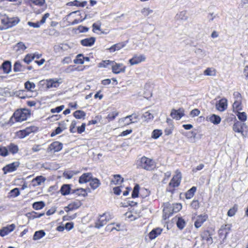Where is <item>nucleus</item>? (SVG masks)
Masks as SVG:
<instances>
[{
	"label": "nucleus",
	"instance_id": "f257e3e1",
	"mask_svg": "<svg viewBox=\"0 0 248 248\" xmlns=\"http://www.w3.org/2000/svg\"><path fill=\"white\" fill-rule=\"evenodd\" d=\"M30 113L27 109H17L11 117L9 122L14 124L15 122H21L26 120Z\"/></svg>",
	"mask_w": 248,
	"mask_h": 248
},
{
	"label": "nucleus",
	"instance_id": "f03ea898",
	"mask_svg": "<svg viewBox=\"0 0 248 248\" xmlns=\"http://www.w3.org/2000/svg\"><path fill=\"white\" fill-rule=\"evenodd\" d=\"M137 166L147 170H152L155 168V163L153 159L144 156L137 161Z\"/></svg>",
	"mask_w": 248,
	"mask_h": 248
},
{
	"label": "nucleus",
	"instance_id": "7ed1b4c3",
	"mask_svg": "<svg viewBox=\"0 0 248 248\" xmlns=\"http://www.w3.org/2000/svg\"><path fill=\"white\" fill-rule=\"evenodd\" d=\"M112 218V216L108 212H105L102 215H99L98 220L95 222L94 227L100 229Z\"/></svg>",
	"mask_w": 248,
	"mask_h": 248
},
{
	"label": "nucleus",
	"instance_id": "20e7f679",
	"mask_svg": "<svg viewBox=\"0 0 248 248\" xmlns=\"http://www.w3.org/2000/svg\"><path fill=\"white\" fill-rule=\"evenodd\" d=\"M182 206L180 203H176L171 205L170 203H167L163 209V212L169 217L172 215L173 213L179 212L182 209Z\"/></svg>",
	"mask_w": 248,
	"mask_h": 248
},
{
	"label": "nucleus",
	"instance_id": "39448f33",
	"mask_svg": "<svg viewBox=\"0 0 248 248\" xmlns=\"http://www.w3.org/2000/svg\"><path fill=\"white\" fill-rule=\"evenodd\" d=\"M231 120L234 119L235 122L232 126L233 130L237 133H241L243 135V127L246 126V124L242 123L241 122L237 121L236 119L235 115L233 114L231 115Z\"/></svg>",
	"mask_w": 248,
	"mask_h": 248
},
{
	"label": "nucleus",
	"instance_id": "423d86ee",
	"mask_svg": "<svg viewBox=\"0 0 248 248\" xmlns=\"http://www.w3.org/2000/svg\"><path fill=\"white\" fill-rule=\"evenodd\" d=\"M230 230V226L228 224L221 226L218 230V235L220 238L224 240L226 238Z\"/></svg>",
	"mask_w": 248,
	"mask_h": 248
},
{
	"label": "nucleus",
	"instance_id": "0eeeda50",
	"mask_svg": "<svg viewBox=\"0 0 248 248\" xmlns=\"http://www.w3.org/2000/svg\"><path fill=\"white\" fill-rule=\"evenodd\" d=\"M19 165L20 163L18 161L13 162L5 166L3 168V170L5 173L14 171L16 170L17 168L19 166Z\"/></svg>",
	"mask_w": 248,
	"mask_h": 248
},
{
	"label": "nucleus",
	"instance_id": "6e6552de",
	"mask_svg": "<svg viewBox=\"0 0 248 248\" xmlns=\"http://www.w3.org/2000/svg\"><path fill=\"white\" fill-rule=\"evenodd\" d=\"M63 145L59 141H54L51 143L47 148L48 152H57L60 151L62 148Z\"/></svg>",
	"mask_w": 248,
	"mask_h": 248
},
{
	"label": "nucleus",
	"instance_id": "1a4fd4ad",
	"mask_svg": "<svg viewBox=\"0 0 248 248\" xmlns=\"http://www.w3.org/2000/svg\"><path fill=\"white\" fill-rule=\"evenodd\" d=\"M111 67L112 72L115 74L124 72L125 70V66L122 63H117L115 62L114 64H111Z\"/></svg>",
	"mask_w": 248,
	"mask_h": 248
},
{
	"label": "nucleus",
	"instance_id": "9d476101",
	"mask_svg": "<svg viewBox=\"0 0 248 248\" xmlns=\"http://www.w3.org/2000/svg\"><path fill=\"white\" fill-rule=\"evenodd\" d=\"M182 178L181 173L179 172L173 177L169 183L170 186L176 187L179 186Z\"/></svg>",
	"mask_w": 248,
	"mask_h": 248
},
{
	"label": "nucleus",
	"instance_id": "9b49d317",
	"mask_svg": "<svg viewBox=\"0 0 248 248\" xmlns=\"http://www.w3.org/2000/svg\"><path fill=\"white\" fill-rule=\"evenodd\" d=\"M145 56L142 54L140 55H135L132 58L129 60L131 65H135L145 61Z\"/></svg>",
	"mask_w": 248,
	"mask_h": 248
},
{
	"label": "nucleus",
	"instance_id": "f8f14e48",
	"mask_svg": "<svg viewBox=\"0 0 248 248\" xmlns=\"http://www.w3.org/2000/svg\"><path fill=\"white\" fill-rule=\"evenodd\" d=\"M16 228V225L14 224H12L3 227L0 230V235L4 236L14 230Z\"/></svg>",
	"mask_w": 248,
	"mask_h": 248
},
{
	"label": "nucleus",
	"instance_id": "ddd939ff",
	"mask_svg": "<svg viewBox=\"0 0 248 248\" xmlns=\"http://www.w3.org/2000/svg\"><path fill=\"white\" fill-rule=\"evenodd\" d=\"M184 115V110L183 108H179L178 110L172 109L170 116L177 120H180Z\"/></svg>",
	"mask_w": 248,
	"mask_h": 248
},
{
	"label": "nucleus",
	"instance_id": "4468645a",
	"mask_svg": "<svg viewBox=\"0 0 248 248\" xmlns=\"http://www.w3.org/2000/svg\"><path fill=\"white\" fill-rule=\"evenodd\" d=\"M216 108L219 111H224L227 107V100L225 98H222L216 104Z\"/></svg>",
	"mask_w": 248,
	"mask_h": 248
},
{
	"label": "nucleus",
	"instance_id": "2eb2a0df",
	"mask_svg": "<svg viewBox=\"0 0 248 248\" xmlns=\"http://www.w3.org/2000/svg\"><path fill=\"white\" fill-rule=\"evenodd\" d=\"M208 216L206 215H201L198 216L194 223V226L196 228H200L202 224L206 220Z\"/></svg>",
	"mask_w": 248,
	"mask_h": 248
},
{
	"label": "nucleus",
	"instance_id": "dca6fc26",
	"mask_svg": "<svg viewBox=\"0 0 248 248\" xmlns=\"http://www.w3.org/2000/svg\"><path fill=\"white\" fill-rule=\"evenodd\" d=\"M202 240L205 241L208 245H211L213 242L212 235L209 231H204L201 235Z\"/></svg>",
	"mask_w": 248,
	"mask_h": 248
},
{
	"label": "nucleus",
	"instance_id": "f3484780",
	"mask_svg": "<svg viewBox=\"0 0 248 248\" xmlns=\"http://www.w3.org/2000/svg\"><path fill=\"white\" fill-rule=\"evenodd\" d=\"M92 178L93 175L92 173H85L79 177L78 182L80 184L86 183L88 182H90Z\"/></svg>",
	"mask_w": 248,
	"mask_h": 248
},
{
	"label": "nucleus",
	"instance_id": "a211bd4d",
	"mask_svg": "<svg viewBox=\"0 0 248 248\" xmlns=\"http://www.w3.org/2000/svg\"><path fill=\"white\" fill-rule=\"evenodd\" d=\"M95 40L96 39L94 37L87 38L80 40V44L83 46H91L94 44Z\"/></svg>",
	"mask_w": 248,
	"mask_h": 248
},
{
	"label": "nucleus",
	"instance_id": "6ab92c4d",
	"mask_svg": "<svg viewBox=\"0 0 248 248\" xmlns=\"http://www.w3.org/2000/svg\"><path fill=\"white\" fill-rule=\"evenodd\" d=\"M59 80L54 78H50L47 79L46 81V88L48 89L52 88H57L60 83L59 81Z\"/></svg>",
	"mask_w": 248,
	"mask_h": 248
},
{
	"label": "nucleus",
	"instance_id": "aec40b11",
	"mask_svg": "<svg viewBox=\"0 0 248 248\" xmlns=\"http://www.w3.org/2000/svg\"><path fill=\"white\" fill-rule=\"evenodd\" d=\"M26 69V66L20 61H16L14 65L13 70L15 72H24Z\"/></svg>",
	"mask_w": 248,
	"mask_h": 248
},
{
	"label": "nucleus",
	"instance_id": "412c9836",
	"mask_svg": "<svg viewBox=\"0 0 248 248\" xmlns=\"http://www.w3.org/2000/svg\"><path fill=\"white\" fill-rule=\"evenodd\" d=\"M206 120L214 124H218L221 122V118L216 114H212L206 117Z\"/></svg>",
	"mask_w": 248,
	"mask_h": 248
},
{
	"label": "nucleus",
	"instance_id": "4be33fe9",
	"mask_svg": "<svg viewBox=\"0 0 248 248\" xmlns=\"http://www.w3.org/2000/svg\"><path fill=\"white\" fill-rule=\"evenodd\" d=\"M0 68L3 69L4 73L8 74L11 71V62L9 61H5L2 63Z\"/></svg>",
	"mask_w": 248,
	"mask_h": 248
},
{
	"label": "nucleus",
	"instance_id": "5701e85b",
	"mask_svg": "<svg viewBox=\"0 0 248 248\" xmlns=\"http://www.w3.org/2000/svg\"><path fill=\"white\" fill-rule=\"evenodd\" d=\"M162 230L157 228L152 230L149 233V237L150 239L153 240L155 239L158 235L161 234Z\"/></svg>",
	"mask_w": 248,
	"mask_h": 248
},
{
	"label": "nucleus",
	"instance_id": "b1692460",
	"mask_svg": "<svg viewBox=\"0 0 248 248\" xmlns=\"http://www.w3.org/2000/svg\"><path fill=\"white\" fill-rule=\"evenodd\" d=\"M125 42H121L119 43L116 44H115L113 45L112 46H111L109 50L110 52H114L116 50H119L122 48L123 47H124L126 45Z\"/></svg>",
	"mask_w": 248,
	"mask_h": 248
},
{
	"label": "nucleus",
	"instance_id": "393cba45",
	"mask_svg": "<svg viewBox=\"0 0 248 248\" xmlns=\"http://www.w3.org/2000/svg\"><path fill=\"white\" fill-rule=\"evenodd\" d=\"M71 193L75 194L78 196H82L83 197H86L87 196L86 189L82 188H78L76 189H72L71 190Z\"/></svg>",
	"mask_w": 248,
	"mask_h": 248
},
{
	"label": "nucleus",
	"instance_id": "a878e982",
	"mask_svg": "<svg viewBox=\"0 0 248 248\" xmlns=\"http://www.w3.org/2000/svg\"><path fill=\"white\" fill-rule=\"evenodd\" d=\"M6 147L8 151L13 155L17 153L19 151L18 146L13 143H10Z\"/></svg>",
	"mask_w": 248,
	"mask_h": 248
},
{
	"label": "nucleus",
	"instance_id": "bb28decb",
	"mask_svg": "<svg viewBox=\"0 0 248 248\" xmlns=\"http://www.w3.org/2000/svg\"><path fill=\"white\" fill-rule=\"evenodd\" d=\"M26 48L27 47L25 44L22 42L17 43L14 46V49L16 52H19L20 53L23 52Z\"/></svg>",
	"mask_w": 248,
	"mask_h": 248
},
{
	"label": "nucleus",
	"instance_id": "cd10ccee",
	"mask_svg": "<svg viewBox=\"0 0 248 248\" xmlns=\"http://www.w3.org/2000/svg\"><path fill=\"white\" fill-rule=\"evenodd\" d=\"M124 181V179L119 174L114 175L113 178L111 180V184L118 185L122 183Z\"/></svg>",
	"mask_w": 248,
	"mask_h": 248
},
{
	"label": "nucleus",
	"instance_id": "c85d7f7f",
	"mask_svg": "<svg viewBox=\"0 0 248 248\" xmlns=\"http://www.w3.org/2000/svg\"><path fill=\"white\" fill-rule=\"evenodd\" d=\"M71 191L70 185L64 184L61 188L60 191L62 195H67L70 193Z\"/></svg>",
	"mask_w": 248,
	"mask_h": 248
},
{
	"label": "nucleus",
	"instance_id": "c756f323",
	"mask_svg": "<svg viewBox=\"0 0 248 248\" xmlns=\"http://www.w3.org/2000/svg\"><path fill=\"white\" fill-rule=\"evenodd\" d=\"M81 205L82 203L80 201L76 200L68 204V208H69L70 210H74L78 208Z\"/></svg>",
	"mask_w": 248,
	"mask_h": 248
},
{
	"label": "nucleus",
	"instance_id": "7c9ffc66",
	"mask_svg": "<svg viewBox=\"0 0 248 248\" xmlns=\"http://www.w3.org/2000/svg\"><path fill=\"white\" fill-rule=\"evenodd\" d=\"M46 179L42 176L36 177L32 180L33 185L34 186H39L42 182H44Z\"/></svg>",
	"mask_w": 248,
	"mask_h": 248
},
{
	"label": "nucleus",
	"instance_id": "2f4dec72",
	"mask_svg": "<svg viewBox=\"0 0 248 248\" xmlns=\"http://www.w3.org/2000/svg\"><path fill=\"white\" fill-rule=\"evenodd\" d=\"M186 222L182 217H178L176 221V226L180 230H183L186 226Z\"/></svg>",
	"mask_w": 248,
	"mask_h": 248
},
{
	"label": "nucleus",
	"instance_id": "473e14b6",
	"mask_svg": "<svg viewBox=\"0 0 248 248\" xmlns=\"http://www.w3.org/2000/svg\"><path fill=\"white\" fill-rule=\"evenodd\" d=\"M78 173V171H75L73 170H66L64 171L63 173V176L68 179H71L74 175H76Z\"/></svg>",
	"mask_w": 248,
	"mask_h": 248
},
{
	"label": "nucleus",
	"instance_id": "72a5a7b5",
	"mask_svg": "<svg viewBox=\"0 0 248 248\" xmlns=\"http://www.w3.org/2000/svg\"><path fill=\"white\" fill-rule=\"evenodd\" d=\"M242 100H235L233 105V112H237L242 109L241 107Z\"/></svg>",
	"mask_w": 248,
	"mask_h": 248
},
{
	"label": "nucleus",
	"instance_id": "f704fd0d",
	"mask_svg": "<svg viewBox=\"0 0 248 248\" xmlns=\"http://www.w3.org/2000/svg\"><path fill=\"white\" fill-rule=\"evenodd\" d=\"M197 187L196 186L192 187L186 193V198L187 199H190L192 198L194 196Z\"/></svg>",
	"mask_w": 248,
	"mask_h": 248
},
{
	"label": "nucleus",
	"instance_id": "c9c22d12",
	"mask_svg": "<svg viewBox=\"0 0 248 248\" xmlns=\"http://www.w3.org/2000/svg\"><path fill=\"white\" fill-rule=\"evenodd\" d=\"M73 116L78 119H80L82 118L84 119L86 116V113L82 110H78L74 112Z\"/></svg>",
	"mask_w": 248,
	"mask_h": 248
},
{
	"label": "nucleus",
	"instance_id": "e433bc0d",
	"mask_svg": "<svg viewBox=\"0 0 248 248\" xmlns=\"http://www.w3.org/2000/svg\"><path fill=\"white\" fill-rule=\"evenodd\" d=\"M90 185L93 189H95L100 185V183L98 179L92 178L90 182Z\"/></svg>",
	"mask_w": 248,
	"mask_h": 248
},
{
	"label": "nucleus",
	"instance_id": "4c0bfd02",
	"mask_svg": "<svg viewBox=\"0 0 248 248\" xmlns=\"http://www.w3.org/2000/svg\"><path fill=\"white\" fill-rule=\"evenodd\" d=\"M177 19H181L182 20H186L188 19V16L186 14V11H183L176 15Z\"/></svg>",
	"mask_w": 248,
	"mask_h": 248
},
{
	"label": "nucleus",
	"instance_id": "58836bf2",
	"mask_svg": "<svg viewBox=\"0 0 248 248\" xmlns=\"http://www.w3.org/2000/svg\"><path fill=\"white\" fill-rule=\"evenodd\" d=\"M46 233L44 230H40L35 232L33 235V239L35 240H39L44 237Z\"/></svg>",
	"mask_w": 248,
	"mask_h": 248
},
{
	"label": "nucleus",
	"instance_id": "ea45409f",
	"mask_svg": "<svg viewBox=\"0 0 248 248\" xmlns=\"http://www.w3.org/2000/svg\"><path fill=\"white\" fill-rule=\"evenodd\" d=\"M45 206V203L43 201L36 202L32 204V207L35 210H40L42 209Z\"/></svg>",
	"mask_w": 248,
	"mask_h": 248
},
{
	"label": "nucleus",
	"instance_id": "a19ab883",
	"mask_svg": "<svg viewBox=\"0 0 248 248\" xmlns=\"http://www.w3.org/2000/svg\"><path fill=\"white\" fill-rule=\"evenodd\" d=\"M30 134L29 129H25V130H20L17 133L18 137L20 139H23Z\"/></svg>",
	"mask_w": 248,
	"mask_h": 248
},
{
	"label": "nucleus",
	"instance_id": "79ce46f5",
	"mask_svg": "<svg viewBox=\"0 0 248 248\" xmlns=\"http://www.w3.org/2000/svg\"><path fill=\"white\" fill-rule=\"evenodd\" d=\"M114 64V61H111L109 60L103 61L102 62L99 63V67L107 68L108 65H111V64Z\"/></svg>",
	"mask_w": 248,
	"mask_h": 248
},
{
	"label": "nucleus",
	"instance_id": "37998d69",
	"mask_svg": "<svg viewBox=\"0 0 248 248\" xmlns=\"http://www.w3.org/2000/svg\"><path fill=\"white\" fill-rule=\"evenodd\" d=\"M25 88L28 90L30 91H32L35 88V85L34 83L31 82L29 81L26 82L24 84Z\"/></svg>",
	"mask_w": 248,
	"mask_h": 248
},
{
	"label": "nucleus",
	"instance_id": "c03bdc74",
	"mask_svg": "<svg viewBox=\"0 0 248 248\" xmlns=\"http://www.w3.org/2000/svg\"><path fill=\"white\" fill-rule=\"evenodd\" d=\"M74 62L76 64H83V55L82 54H78L76 58L74 60Z\"/></svg>",
	"mask_w": 248,
	"mask_h": 248
},
{
	"label": "nucleus",
	"instance_id": "a18cd8bd",
	"mask_svg": "<svg viewBox=\"0 0 248 248\" xmlns=\"http://www.w3.org/2000/svg\"><path fill=\"white\" fill-rule=\"evenodd\" d=\"M133 115H128V116L124 118L120 119L119 120V122H124L127 119H129V121L130 122L125 123V124L128 125L130 124L134 123H135L136 122V121H133Z\"/></svg>",
	"mask_w": 248,
	"mask_h": 248
},
{
	"label": "nucleus",
	"instance_id": "49530a36",
	"mask_svg": "<svg viewBox=\"0 0 248 248\" xmlns=\"http://www.w3.org/2000/svg\"><path fill=\"white\" fill-rule=\"evenodd\" d=\"M35 58V56H32L31 54H28L26 55L23 59V62L27 64H29Z\"/></svg>",
	"mask_w": 248,
	"mask_h": 248
},
{
	"label": "nucleus",
	"instance_id": "de8ad7c7",
	"mask_svg": "<svg viewBox=\"0 0 248 248\" xmlns=\"http://www.w3.org/2000/svg\"><path fill=\"white\" fill-rule=\"evenodd\" d=\"M162 134V133L161 130L155 129L152 132V138L154 139H157Z\"/></svg>",
	"mask_w": 248,
	"mask_h": 248
},
{
	"label": "nucleus",
	"instance_id": "09e8293b",
	"mask_svg": "<svg viewBox=\"0 0 248 248\" xmlns=\"http://www.w3.org/2000/svg\"><path fill=\"white\" fill-rule=\"evenodd\" d=\"M236 112V115L239 120L243 122L246 121L247 116L245 112H240L239 111H237Z\"/></svg>",
	"mask_w": 248,
	"mask_h": 248
},
{
	"label": "nucleus",
	"instance_id": "8fccbe9b",
	"mask_svg": "<svg viewBox=\"0 0 248 248\" xmlns=\"http://www.w3.org/2000/svg\"><path fill=\"white\" fill-rule=\"evenodd\" d=\"M139 185L137 184L135 186L132 193V197L133 198H135L139 196Z\"/></svg>",
	"mask_w": 248,
	"mask_h": 248
},
{
	"label": "nucleus",
	"instance_id": "3c124183",
	"mask_svg": "<svg viewBox=\"0 0 248 248\" xmlns=\"http://www.w3.org/2000/svg\"><path fill=\"white\" fill-rule=\"evenodd\" d=\"M9 155V152L6 147L2 146L0 147V155L6 156Z\"/></svg>",
	"mask_w": 248,
	"mask_h": 248
},
{
	"label": "nucleus",
	"instance_id": "603ef678",
	"mask_svg": "<svg viewBox=\"0 0 248 248\" xmlns=\"http://www.w3.org/2000/svg\"><path fill=\"white\" fill-rule=\"evenodd\" d=\"M119 113L117 111H113L108 115L107 118L109 121L114 120L115 118L118 116Z\"/></svg>",
	"mask_w": 248,
	"mask_h": 248
},
{
	"label": "nucleus",
	"instance_id": "864d4df0",
	"mask_svg": "<svg viewBox=\"0 0 248 248\" xmlns=\"http://www.w3.org/2000/svg\"><path fill=\"white\" fill-rule=\"evenodd\" d=\"M9 194L11 197H16L20 194V191L18 188H15L10 191Z\"/></svg>",
	"mask_w": 248,
	"mask_h": 248
},
{
	"label": "nucleus",
	"instance_id": "5fc2aeb1",
	"mask_svg": "<svg viewBox=\"0 0 248 248\" xmlns=\"http://www.w3.org/2000/svg\"><path fill=\"white\" fill-rule=\"evenodd\" d=\"M143 116L146 121L152 120L154 118L153 114L150 111H146L144 113Z\"/></svg>",
	"mask_w": 248,
	"mask_h": 248
},
{
	"label": "nucleus",
	"instance_id": "6e6d98bb",
	"mask_svg": "<svg viewBox=\"0 0 248 248\" xmlns=\"http://www.w3.org/2000/svg\"><path fill=\"white\" fill-rule=\"evenodd\" d=\"M153 12V11L149 8H144L141 11V13L144 16H148Z\"/></svg>",
	"mask_w": 248,
	"mask_h": 248
},
{
	"label": "nucleus",
	"instance_id": "4d7b16f0",
	"mask_svg": "<svg viewBox=\"0 0 248 248\" xmlns=\"http://www.w3.org/2000/svg\"><path fill=\"white\" fill-rule=\"evenodd\" d=\"M215 71L211 68H207L204 71V74L207 76H215Z\"/></svg>",
	"mask_w": 248,
	"mask_h": 248
},
{
	"label": "nucleus",
	"instance_id": "13d9d810",
	"mask_svg": "<svg viewBox=\"0 0 248 248\" xmlns=\"http://www.w3.org/2000/svg\"><path fill=\"white\" fill-rule=\"evenodd\" d=\"M64 108V105H61L60 106H58L55 108H51L50 110V112L52 113H59L61 112L63 108Z\"/></svg>",
	"mask_w": 248,
	"mask_h": 248
},
{
	"label": "nucleus",
	"instance_id": "bf43d9fd",
	"mask_svg": "<svg viewBox=\"0 0 248 248\" xmlns=\"http://www.w3.org/2000/svg\"><path fill=\"white\" fill-rule=\"evenodd\" d=\"M31 2L39 6H42L45 2V0H30Z\"/></svg>",
	"mask_w": 248,
	"mask_h": 248
},
{
	"label": "nucleus",
	"instance_id": "052dcab7",
	"mask_svg": "<svg viewBox=\"0 0 248 248\" xmlns=\"http://www.w3.org/2000/svg\"><path fill=\"white\" fill-rule=\"evenodd\" d=\"M195 52L197 55L201 57H204L206 55L205 51L200 48L196 49Z\"/></svg>",
	"mask_w": 248,
	"mask_h": 248
},
{
	"label": "nucleus",
	"instance_id": "680f3d73",
	"mask_svg": "<svg viewBox=\"0 0 248 248\" xmlns=\"http://www.w3.org/2000/svg\"><path fill=\"white\" fill-rule=\"evenodd\" d=\"M45 215L44 213L38 214L35 212H33L31 214V218L34 219L36 218H39Z\"/></svg>",
	"mask_w": 248,
	"mask_h": 248
},
{
	"label": "nucleus",
	"instance_id": "e2e57ef3",
	"mask_svg": "<svg viewBox=\"0 0 248 248\" xmlns=\"http://www.w3.org/2000/svg\"><path fill=\"white\" fill-rule=\"evenodd\" d=\"M77 122L76 121H73L71 124L70 126V131L71 133H75L76 132V130L75 129V127L76 126Z\"/></svg>",
	"mask_w": 248,
	"mask_h": 248
},
{
	"label": "nucleus",
	"instance_id": "0e129e2a",
	"mask_svg": "<svg viewBox=\"0 0 248 248\" xmlns=\"http://www.w3.org/2000/svg\"><path fill=\"white\" fill-rule=\"evenodd\" d=\"M62 131V129L58 126L57 127L54 131H53L50 134V136L51 137H53L54 136H56V135H58L59 134H60Z\"/></svg>",
	"mask_w": 248,
	"mask_h": 248
},
{
	"label": "nucleus",
	"instance_id": "69168bd1",
	"mask_svg": "<svg viewBox=\"0 0 248 248\" xmlns=\"http://www.w3.org/2000/svg\"><path fill=\"white\" fill-rule=\"evenodd\" d=\"M200 111L198 109L195 108L190 111V115L192 117H194L198 116L200 114Z\"/></svg>",
	"mask_w": 248,
	"mask_h": 248
},
{
	"label": "nucleus",
	"instance_id": "338daca9",
	"mask_svg": "<svg viewBox=\"0 0 248 248\" xmlns=\"http://www.w3.org/2000/svg\"><path fill=\"white\" fill-rule=\"evenodd\" d=\"M86 124L85 123H82L80 126H79L77 128V132L78 134H81L83 133L85 129Z\"/></svg>",
	"mask_w": 248,
	"mask_h": 248
},
{
	"label": "nucleus",
	"instance_id": "774afa93",
	"mask_svg": "<svg viewBox=\"0 0 248 248\" xmlns=\"http://www.w3.org/2000/svg\"><path fill=\"white\" fill-rule=\"evenodd\" d=\"M191 206L194 209H197L199 208V202L197 200H193L191 203Z\"/></svg>",
	"mask_w": 248,
	"mask_h": 248
}]
</instances>
